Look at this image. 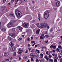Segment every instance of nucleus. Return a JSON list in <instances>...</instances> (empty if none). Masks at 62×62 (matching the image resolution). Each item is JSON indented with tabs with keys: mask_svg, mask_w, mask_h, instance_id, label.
<instances>
[{
	"mask_svg": "<svg viewBox=\"0 0 62 62\" xmlns=\"http://www.w3.org/2000/svg\"><path fill=\"white\" fill-rule=\"evenodd\" d=\"M39 56L40 58H43V54H40Z\"/></svg>",
	"mask_w": 62,
	"mask_h": 62,
	"instance_id": "obj_16",
	"label": "nucleus"
},
{
	"mask_svg": "<svg viewBox=\"0 0 62 62\" xmlns=\"http://www.w3.org/2000/svg\"><path fill=\"white\" fill-rule=\"evenodd\" d=\"M59 51H60V49L58 48H57L55 49V51H56V52H59V53L60 52Z\"/></svg>",
	"mask_w": 62,
	"mask_h": 62,
	"instance_id": "obj_18",
	"label": "nucleus"
},
{
	"mask_svg": "<svg viewBox=\"0 0 62 62\" xmlns=\"http://www.w3.org/2000/svg\"><path fill=\"white\" fill-rule=\"evenodd\" d=\"M18 29L19 30H21L23 29V28L21 26H19L17 27Z\"/></svg>",
	"mask_w": 62,
	"mask_h": 62,
	"instance_id": "obj_12",
	"label": "nucleus"
},
{
	"mask_svg": "<svg viewBox=\"0 0 62 62\" xmlns=\"http://www.w3.org/2000/svg\"><path fill=\"white\" fill-rule=\"evenodd\" d=\"M62 62V58L60 60V62Z\"/></svg>",
	"mask_w": 62,
	"mask_h": 62,
	"instance_id": "obj_62",
	"label": "nucleus"
},
{
	"mask_svg": "<svg viewBox=\"0 0 62 62\" xmlns=\"http://www.w3.org/2000/svg\"><path fill=\"white\" fill-rule=\"evenodd\" d=\"M53 48L54 50H55V49L56 48V46H53Z\"/></svg>",
	"mask_w": 62,
	"mask_h": 62,
	"instance_id": "obj_19",
	"label": "nucleus"
},
{
	"mask_svg": "<svg viewBox=\"0 0 62 62\" xmlns=\"http://www.w3.org/2000/svg\"><path fill=\"white\" fill-rule=\"evenodd\" d=\"M53 8L54 10H56V9H57V8L55 7H54Z\"/></svg>",
	"mask_w": 62,
	"mask_h": 62,
	"instance_id": "obj_34",
	"label": "nucleus"
},
{
	"mask_svg": "<svg viewBox=\"0 0 62 62\" xmlns=\"http://www.w3.org/2000/svg\"><path fill=\"white\" fill-rule=\"evenodd\" d=\"M49 53L48 52V51H47L46 52V54H48Z\"/></svg>",
	"mask_w": 62,
	"mask_h": 62,
	"instance_id": "obj_52",
	"label": "nucleus"
},
{
	"mask_svg": "<svg viewBox=\"0 0 62 62\" xmlns=\"http://www.w3.org/2000/svg\"><path fill=\"white\" fill-rule=\"evenodd\" d=\"M0 29L2 31H5L6 30V29L5 28H1Z\"/></svg>",
	"mask_w": 62,
	"mask_h": 62,
	"instance_id": "obj_15",
	"label": "nucleus"
},
{
	"mask_svg": "<svg viewBox=\"0 0 62 62\" xmlns=\"http://www.w3.org/2000/svg\"><path fill=\"white\" fill-rule=\"evenodd\" d=\"M42 28H43L44 27H46L47 26H48V24L45 23H42Z\"/></svg>",
	"mask_w": 62,
	"mask_h": 62,
	"instance_id": "obj_4",
	"label": "nucleus"
},
{
	"mask_svg": "<svg viewBox=\"0 0 62 62\" xmlns=\"http://www.w3.org/2000/svg\"><path fill=\"white\" fill-rule=\"evenodd\" d=\"M44 38H45V37L44 36V35L42 34L41 35V36L40 37V39H43Z\"/></svg>",
	"mask_w": 62,
	"mask_h": 62,
	"instance_id": "obj_8",
	"label": "nucleus"
},
{
	"mask_svg": "<svg viewBox=\"0 0 62 62\" xmlns=\"http://www.w3.org/2000/svg\"><path fill=\"white\" fill-rule=\"evenodd\" d=\"M36 25L38 27H39V28H42V23H38L36 24Z\"/></svg>",
	"mask_w": 62,
	"mask_h": 62,
	"instance_id": "obj_3",
	"label": "nucleus"
},
{
	"mask_svg": "<svg viewBox=\"0 0 62 62\" xmlns=\"http://www.w3.org/2000/svg\"><path fill=\"white\" fill-rule=\"evenodd\" d=\"M49 12H46L45 14L44 15V18L45 19H47L49 17Z\"/></svg>",
	"mask_w": 62,
	"mask_h": 62,
	"instance_id": "obj_2",
	"label": "nucleus"
},
{
	"mask_svg": "<svg viewBox=\"0 0 62 62\" xmlns=\"http://www.w3.org/2000/svg\"><path fill=\"white\" fill-rule=\"evenodd\" d=\"M56 61H57V60L56 59H55L54 60V62H56Z\"/></svg>",
	"mask_w": 62,
	"mask_h": 62,
	"instance_id": "obj_57",
	"label": "nucleus"
},
{
	"mask_svg": "<svg viewBox=\"0 0 62 62\" xmlns=\"http://www.w3.org/2000/svg\"><path fill=\"white\" fill-rule=\"evenodd\" d=\"M34 38L33 37H31V39L32 40V39H33Z\"/></svg>",
	"mask_w": 62,
	"mask_h": 62,
	"instance_id": "obj_49",
	"label": "nucleus"
},
{
	"mask_svg": "<svg viewBox=\"0 0 62 62\" xmlns=\"http://www.w3.org/2000/svg\"><path fill=\"white\" fill-rule=\"evenodd\" d=\"M45 36L46 37V38H49V36L48 35H45Z\"/></svg>",
	"mask_w": 62,
	"mask_h": 62,
	"instance_id": "obj_37",
	"label": "nucleus"
},
{
	"mask_svg": "<svg viewBox=\"0 0 62 62\" xmlns=\"http://www.w3.org/2000/svg\"><path fill=\"white\" fill-rule=\"evenodd\" d=\"M61 55V53H59L58 54V55Z\"/></svg>",
	"mask_w": 62,
	"mask_h": 62,
	"instance_id": "obj_56",
	"label": "nucleus"
},
{
	"mask_svg": "<svg viewBox=\"0 0 62 62\" xmlns=\"http://www.w3.org/2000/svg\"><path fill=\"white\" fill-rule=\"evenodd\" d=\"M27 40H28V41H30V40H31L30 39L28 38L27 39Z\"/></svg>",
	"mask_w": 62,
	"mask_h": 62,
	"instance_id": "obj_45",
	"label": "nucleus"
},
{
	"mask_svg": "<svg viewBox=\"0 0 62 62\" xmlns=\"http://www.w3.org/2000/svg\"><path fill=\"white\" fill-rule=\"evenodd\" d=\"M31 56H33L34 55H33V53H31V54H30Z\"/></svg>",
	"mask_w": 62,
	"mask_h": 62,
	"instance_id": "obj_43",
	"label": "nucleus"
},
{
	"mask_svg": "<svg viewBox=\"0 0 62 62\" xmlns=\"http://www.w3.org/2000/svg\"><path fill=\"white\" fill-rule=\"evenodd\" d=\"M23 1L24 2H26V0H23Z\"/></svg>",
	"mask_w": 62,
	"mask_h": 62,
	"instance_id": "obj_44",
	"label": "nucleus"
},
{
	"mask_svg": "<svg viewBox=\"0 0 62 62\" xmlns=\"http://www.w3.org/2000/svg\"><path fill=\"white\" fill-rule=\"evenodd\" d=\"M48 57L49 58H51V57H52V56L51 55H49L48 56Z\"/></svg>",
	"mask_w": 62,
	"mask_h": 62,
	"instance_id": "obj_25",
	"label": "nucleus"
},
{
	"mask_svg": "<svg viewBox=\"0 0 62 62\" xmlns=\"http://www.w3.org/2000/svg\"><path fill=\"white\" fill-rule=\"evenodd\" d=\"M42 59H39V61H40V62H42Z\"/></svg>",
	"mask_w": 62,
	"mask_h": 62,
	"instance_id": "obj_38",
	"label": "nucleus"
},
{
	"mask_svg": "<svg viewBox=\"0 0 62 62\" xmlns=\"http://www.w3.org/2000/svg\"><path fill=\"white\" fill-rule=\"evenodd\" d=\"M9 15L10 16H14V14L13 13H11Z\"/></svg>",
	"mask_w": 62,
	"mask_h": 62,
	"instance_id": "obj_17",
	"label": "nucleus"
},
{
	"mask_svg": "<svg viewBox=\"0 0 62 62\" xmlns=\"http://www.w3.org/2000/svg\"><path fill=\"white\" fill-rule=\"evenodd\" d=\"M18 51H21V52H23V51L21 50L20 48H19L18 49Z\"/></svg>",
	"mask_w": 62,
	"mask_h": 62,
	"instance_id": "obj_26",
	"label": "nucleus"
},
{
	"mask_svg": "<svg viewBox=\"0 0 62 62\" xmlns=\"http://www.w3.org/2000/svg\"><path fill=\"white\" fill-rule=\"evenodd\" d=\"M38 61H39V60H38V59H37L36 60V62H38Z\"/></svg>",
	"mask_w": 62,
	"mask_h": 62,
	"instance_id": "obj_60",
	"label": "nucleus"
},
{
	"mask_svg": "<svg viewBox=\"0 0 62 62\" xmlns=\"http://www.w3.org/2000/svg\"><path fill=\"white\" fill-rule=\"evenodd\" d=\"M24 27H28L29 25L28 23H24L23 25Z\"/></svg>",
	"mask_w": 62,
	"mask_h": 62,
	"instance_id": "obj_6",
	"label": "nucleus"
},
{
	"mask_svg": "<svg viewBox=\"0 0 62 62\" xmlns=\"http://www.w3.org/2000/svg\"><path fill=\"white\" fill-rule=\"evenodd\" d=\"M5 61H8L9 60V59H7L5 60Z\"/></svg>",
	"mask_w": 62,
	"mask_h": 62,
	"instance_id": "obj_29",
	"label": "nucleus"
},
{
	"mask_svg": "<svg viewBox=\"0 0 62 62\" xmlns=\"http://www.w3.org/2000/svg\"><path fill=\"white\" fill-rule=\"evenodd\" d=\"M60 2L57 1L56 3V5L57 7H58L60 6Z\"/></svg>",
	"mask_w": 62,
	"mask_h": 62,
	"instance_id": "obj_7",
	"label": "nucleus"
},
{
	"mask_svg": "<svg viewBox=\"0 0 62 62\" xmlns=\"http://www.w3.org/2000/svg\"><path fill=\"white\" fill-rule=\"evenodd\" d=\"M53 31V29H51V30H50V31L51 32H52V31Z\"/></svg>",
	"mask_w": 62,
	"mask_h": 62,
	"instance_id": "obj_48",
	"label": "nucleus"
},
{
	"mask_svg": "<svg viewBox=\"0 0 62 62\" xmlns=\"http://www.w3.org/2000/svg\"><path fill=\"white\" fill-rule=\"evenodd\" d=\"M40 31V29L38 30L36 32V33L37 34H39V31Z\"/></svg>",
	"mask_w": 62,
	"mask_h": 62,
	"instance_id": "obj_21",
	"label": "nucleus"
},
{
	"mask_svg": "<svg viewBox=\"0 0 62 62\" xmlns=\"http://www.w3.org/2000/svg\"><path fill=\"white\" fill-rule=\"evenodd\" d=\"M10 51H13L12 48H11L9 49Z\"/></svg>",
	"mask_w": 62,
	"mask_h": 62,
	"instance_id": "obj_32",
	"label": "nucleus"
},
{
	"mask_svg": "<svg viewBox=\"0 0 62 62\" xmlns=\"http://www.w3.org/2000/svg\"><path fill=\"white\" fill-rule=\"evenodd\" d=\"M6 0H3V3H5L6 2Z\"/></svg>",
	"mask_w": 62,
	"mask_h": 62,
	"instance_id": "obj_47",
	"label": "nucleus"
},
{
	"mask_svg": "<svg viewBox=\"0 0 62 62\" xmlns=\"http://www.w3.org/2000/svg\"><path fill=\"white\" fill-rule=\"evenodd\" d=\"M31 26L32 27H33V28H34V27H35V25H34V24H32V26Z\"/></svg>",
	"mask_w": 62,
	"mask_h": 62,
	"instance_id": "obj_30",
	"label": "nucleus"
},
{
	"mask_svg": "<svg viewBox=\"0 0 62 62\" xmlns=\"http://www.w3.org/2000/svg\"><path fill=\"white\" fill-rule=\"evenodd\" d=\"M10 35L12 37H15V34L14 33L10 34Z\"/></svg>",
	"mask_w": 62,
	"mask_h": 62,
	"instance_id": "obj_13",
	"label": "nucleus"
},
{
	"mask_svg": "<svg viewBox=\"0 0 62 62\" xmlns=\"http://www.w3.org/2000/svg\"><path fill=\"white\" fill-rule=\"evenodd\" d=\"M28 49H29V52H30V51H31V49H32V48H28Z\"/></svg>",
	"mask_w": 62,
	"mask_h": 62,
	"instance_id": "obj_31",
	"label": "nucleus"
},
{
	"mask_svg": "<svg viewBox=\"0 0 62 62\" xmlns=\"http://www.w3.org/2000/svg\"><path fill=\"white\" fill-rule=\"evenodd\" d=\"M38 16H39V17H40V14H39L38 15Z\"/></svg>",
	"mask_w": 62,
	"mask_h": 62,
	"instance_id": "obj_61",
	"label": "nucleus"
},
{
	"mask_svg": "<svg viewBox=\"0 0 62 62\" xmlns=\"http://www.w3.org/2000/svg\"><path fill=\"white\" fill-rule=\"evenodd\" d=\"M35 44H36V43H34V44H33L32 45V46H34V45H35Z\"/></svg>",
	"mask_w": 62,
	"mask_h": 62,
	"instance_id": "obj_51",
	"label": "nucleus"
},
{
	"mask_svg": "<svg viewBox=\"0 0 62 62\" xmlns=\"http://www.w3.org/2000/svg\"><path fill=\"white\" fill-rule=\"evenodd\" d=\"M50 60L51 62H53V60L51 59H50Z\"/></svg>",
	"mask_w": 62,
	"mask_h": 62,
	"instance_id": "obj_35",
	"label": "nucleus"
},
{
	"mask_svg": "<svg viewBox=\"0 0 62 62\" xmlns=\"http://www.w3.org/2000/svg\"><path fill=\"white\" fill-rule=\"evenodd\" d=\"M2 11L4 12V11H7L8 10L6 9H3L1 10Z\"/></svg>",
	"mask_w": 62,
	"mask_h": 62,
	"instance_id": "obj_14",
	"label": "nucleus"
},
{
	"mask_svg": "<svg viewBox=\"0 0 62 62\" xmlns=\"http://www.w3.org/2000/svg\"><path fill=\"white\" fill-rule=\"evenodd\" d=\"M22 39V38H20L18 40H21Z\"/></svg>",
	"mask_w": 62,
	"mask_h": 62,
	"instance_id": "obj_40",
	"label": "nucleus"
},
{
	"mask_svg": "<svg viewBox=\"0 0 62 62\" xmlns=\"http://www.w3.org/2000/svg\"><path fill=\"white\" fill-rule=\"evenodd\" d=\"M13 49V51H15V47H14L12 48Z\"/></svg>",
	"mask_w": 62,
	"mask_h": 62,
	"instance_id": "obj_28",
	"label": "nucleus"
},
{
	"mask_svg": "<svg viewBox=\"0 0 62 62\" xmlns=\"http://www.w3.org/2000/svg\"><path fill=\"white\" fill-rule=\"evenodd\" d=\"M17 53L19 54H21L22 53V51H18Z\"/></svg>",
	"mask_w": 62,
	"mask_h": 62,
	"instance_id": "obj_20",
	"label": "nucleus"
},
{
	"mask_svg": "<svg viewBox=\"0 0 62 62\" xmlns=\"http://www.w3.org/2000/svg\"><path fill=\"white\" fill-rule=\"evenodd\" d=\"M58 48H59L60 49H62V46H58Z\"/></svg>",
	"mask_w": 62,
	"mask_h": 62,
	"instance_id": "obj_22",
	"label": "nucleus"
},
{
	"mask_svg": "<svg viewBox=\"0 0 62 62\" xmlns=\"http://www.w3.org/2000/svg\"><path fill=\"white\" fill-rule=\"evenodd\" d=\"M35 42L34 41H32L31 42V43H35Z\"/></svg>",
	"mask_w": 62,
	"mask_h": 62,
	"instance_id": "obj_36",
	"label": "nucleus"
},
{
	"mask_svg": "<svg viewBox=\"0 0 62 62\" xmlns=\"http://www.w3.org/2000/svg\"><path fill=\"white\" fill-rule=\"evenodd\" d=\"M56 59H58V57L57 56H56L55 57Z\"/></svg>",
	"mask_w": 62,
	"mask_h": 62,
	"instance_id": "obj_63",
	"label": "nucleus"
},
{
	"mask_svg": "<svg viewBox=\"0 0 62 62\" xmlns=\"http://www.w3.org/2000/svg\"><path fill=\"white\" fill-rule=\"evenodd\" d=\"M35 51H36L37 52H38L39 51V50L38 49H36L35 50Z\"/></svg>",
	"mask_w": 62,
	"mask_h": 62,
	"instance_id": "obj_58",
	"label": "nucleus"
},
{
	"mask_svg": "<svg viewBox=\"0 0 62 62\" xmlns=\"http://www.w3.org/2000/svg\"><path fill=\"white\" fill-rule=\"evenodd\" d=\"M15 1V0H11V2H12V3H13V2H14Z\"/></svg>",
	"mask_w": 62,
	"mask_h": 62,
	"instance_id": "obj_39",
	"label": "nucleus"
},
{
	"mask_svg": "<svg viewBox=\"0 0 62 62\" xmlns=\"http://www.w3.org/2000/svg\"><path fill=\"white\" fill-rule=\"evenodd\" d=\"M45 42L46 43H48V40L46 41Z\"/></svg>",
	"mask_w": 62,
	"mask_h": 62,
	"instance_id": "obj_53",
	"label": "nucleus"
},
{
	"mask_svg": "<svg viewBox=\"0 0 62 62\" xmlns=\"http://www.w3.org/2000/svg\"><path fill=\"white\" fill-rule=\"evenodd\" d=\"M16 14L17 17H20L22 16V14L20 12V11L16 9L15 10Z\"/></svg>",
	"mask_w": 62,
	"mask_h": 62,
	"instance_id": "obj_1",
	"label": "nucleus"
},
{
	"mask_svg": "<svg viewBox=\"0 0 62 62\" xmlns=\"http://www.w3.org/2000/svg\"><path fill=\"white\" fill-rule=\"evenodd\" d=\"M38 19H39V21H40V17H39L38 18Z\"/></svg>",
	"mask_w": 62,
	"mask_h": 62,
	"instance_id": "obj_46",
	"label": "nucleus"
},
{
	"mask_svg": "<svg viewBox=\"0 0 62 62\" xmlns=\"http://www.w3.org/2000/svg\"><path fill=\"white\" fill-rule=\"evenodd\" d=\"M16 52H15L14 53V54L13 55V56H16Z\"/></svg>",
	"mask_w": 62,
	"mask_h": 62,
	"instance_id": "obj_27",
	"label": "nucleus"
},
{
	"mask_svg": "<svg viewBox=\"0 0 62 62\" xmlns=\"http://www.w3.org/2000/svg\"><path fill=\"white\" fill-rule=\"evenodd\" d=\"M31 61L32 62L34 61V59H33L32 58H31Z\"/></svg>",
	"mask_w": 62,
	"mask_h": 62,
	"instance_id": "obj_33",
	"label": "nucleus"
},
{
	"mask_svg": "<svg viewBox=\"0 0 62 62\" xmlns=\"http://www.w3.org/2000/svg\"><path fill=\"white\" fill-rule=\"evenodd\" d=\"M9 44L11 47H12L13 46V42H11Z\"/></svg>",
	"mask_w": 62,
	"mask_h": 62,
	"instance_id": "obj_10",
	"label": "nucleus"
},
{
	"mask_svg": "<svg viewBox=\"0 0 62 62\" xmlns=\"http://www.w3.org/2000/svg\"><path fill=\"white\" fill-rule=\"evenodd\" d=\"M15 30V29L14 28L13 29V31H14Z\"/></svg>",
	"mask_w": 62,
	"mask_h": 62,
	"instance_id": "obj_64",
	"label": "nucleus"
},
{
	"mask_svg": "<svg viewBox=\"0 0 62 62\" xmlns=\"http://www.w3.org/2000/svg\"><path fill=\"white\" fill-rule=\"evenodd\" d=\"M53 45H51L50 47V48H51V49H53Z\"/></svg>",
	"mask_w": 62,
	"mask_h": 62,
	"instance_id": "obj_23",
	"label": "nucleus"
},
{
	"mask_svg": "<svg viewBox=\"0 0 62 62\" xmlns=\"http://www.w3.org/2000/svg\"><path fill=\"white\" fill-rule=\"evenodd\" d=\"M34 51V49H32L31 51V52H33V51Z\"/></svg>",
	"mask_w": 62,
	"mask_h": 62,
	"instance_id": "obj_54",
	"label": "nucleus"
},
{
	"mask_svg": "<svg viewBox=\"0 0 62 62\" xmlns=\"http://www.w3.org/2000/svg\"><path fill=\"white\" fill-rule=\"evenodd\" d=\"M24 58L25 59H26V58H27V56H24Z\"/></svg>",
	"mask_w": 62,
	"mask_h": 62,
	"instance_id": "obj_50",
	"label": "nucleus"
},
{
	"mask_svg": "<svg viewBox=\"0 0 62 62\" xmlns=\"http://www.w3.org/2000/svg\"><path fill=\"white\" fill-rule=\"evenodd\" d=\"M9 54V53H6L5 52L4 54V56H8V55Z\"/></svg>",
	"mask_w": 62,
	"mask_h": 62,
	"instance_id": "obj_9",
	"label": "nucleus"
},
{
	"mask_svg": "<svg viewBox=\"0 0 62 62\" xmlns=\"http://www.w3.org/2000/svg\"><path fill=\"white\" fill-rule=\"evenodd\" d=\"M9 58H10V60H12V57H9Z\"/></svg>",
	"mask_w": 62,
	"mask_h": 62,
	"instance_id": "obj_41",
	"label": "nucleus"
},
{
	"mask_svg": "<svg viewBox=\"0 0 62 62\" xmlns=\"http://www.w3.org/2000/svg\"><path fill=\"white\" fill-rule=\"evenodd\" d=\"M32 3H33V4H34L35 3V1L33 0L32 1Z\"/></svg>",
	"mask_w": 62,
	"mask_h": 62,
	"instance_id": "obj_55",
	"label": "nucleus"
},
{
	"mask_svg": "<svg viewBox=\"0 0 62 62\" xmlns=\"http://www.w3.org/2000/svg\"><path fill=\"white\" fill-rule=\"evenodd\" d=\"M44 58H46V60H47V61H48V60H49V58L47 56V55H46L45 56Z\"/></svg>",
	"mask_w": 62,
	"mask_h": 62,
	"instance_id": "obj_11",
	"label": "nucleus"
},
{
	"mask_svg": "<svg viewBox=\"0 0 62 62\" xmlns=\"http://www.w3.org/2000/svg\"><path fill=\"white\" fill-rule=\"evenodd\" d=\"M28 53V50H26L25 53H26V54H27Z\"/></svg>",
	"mask_w": 62,
	"mask_h": 62,
	"instance_id": "obj_42",
	"label": "nucleus"
},
{
	"mask_svg": "<svg viewBox=\"0 0 62 62\" xmlns=\"http://www.w3.org/2000/svg\"><path fill=\"white\" fill-rule=\"evenodd\" d=\"M53 52L54 53H55V50H53Z\"/></svg>",
	"mask_w": 62,
	"mask_h": 62,
	"instance_id": "obj_59",
	"label": "nucleus"
},
{
	"mask_svg": "<svg viewBox=\"0 0 62 62\" xmlns=\"http://www.w3.org/2000/svg\"><path fill=\"white\" fill-rule=\"evenodd\" d=\"M13 24L12 23H9L7 25V27H8V28H9L10 27H11L12 26H13Z\"/></svg>",
	"mask_w": 62,
	"mask_h": 62,
	"instance_id": "obj_5",
	"label": "nucleus"
},
{
	"mask_svg": "<svg viewBox=\"0 0 62 62\" xmlns=\"http://www.w3.org/2000/svg\"><path fill=\"white\" fill-rule=\"evenodd\" d=\"M8 39L9 40H11V38L9 37H8Z\"/></svg>",
	"mask_w": 62,
	"mask_h": 62,
	"instance_id": "obj_24",
	"label": "nucleus"
}]
</instances>
